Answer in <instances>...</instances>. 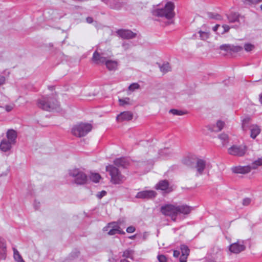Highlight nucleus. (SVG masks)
I'll use <instances>...</instances> for the list:
<instances>
[{
	"label": "nucleus",
	"mask_w": 262,
	"mask_h": 262,
	"mask_svg": "<svg viewBox=\"0 0 262 262\" xmlns=\"http://www.w3.org/2000/svg\"><path fill=\"white\" fill-rule=\"evenodd\" d=\"M232 27H233V26L230 27L227 25H223L222 26V28H223V31L222 32V34H224L225 33L228 32L229 31L230 29Z\"/></svg>",
	"instance_id": "nucleus-40"
},
{
	"label": "nucleus",
	"mask_w": 262,
	"mask_h": 262,
	"mask_svg": "<svg viewBox=\"0 0 262 262\" xmlns=\"http://www.w3.org/2000/svg\"><path fill=\"white\" fill-rule=\"evenodd\" d=\"M106 68L110 71L116 70L118 65V62L116 60H107L105 62Z\"/></svg>",
	"instance_id": "nucleus-25"
},
{
	"label": "nucleus",
	"mask_w": 262,
	"mask_h": 262,
	"mask_svg": "<svg viewBox=\"0 0 262 262\" xmlns=\"http://www.w3.org/2000/svg\"><path fill=\"white\" fill-rule=\"evenodd\" d=\"M219 138L222 141L223 144H226L228 141V136L227 134H222L219 136Z\"/></svg>",
	"instance_id": "nucleus-33"
},
{
	"label": "nucleus",
	"mask_w": 262,
	"mask_h": 262,
	"mask_svg": "<svg viewBox=\"0 0 262 262\" xmlns=\"http://www.w3.org/2000/svg\"><path fill=\"white\" fill-rule=\"evenodd\" d=\"M117 34L122 38L127 39L134 38L136 36V33L129 30H119L117 31Z\"/></svg>",
	"instance_id": "nucleus-13"
},
{
	"label": "nucleus",
	"mask_w": 262,
	"mask_h": 262,
	"mask_svg": "<svg viewBox=\"0 0 262 262\" xmlns=\"http://www.w3.org/2000/svg\"><path fill=\"white\" fill-rule=\"evenodd\" d=\"M90 178L91 180L95 183H97L99 182L100 179L101 178L99 174L97 173H92L90 176Z\"/></svg>",
	"instance_id": "nucleus-30"
},
{
	"label": "nucleus",
	"mask_w": 262,
	"mask_h": 262,
	"mask_svg": "<svg viewBox=\"0 0 262 262\" xmlns=\"http://www.w3.org/2000/svg\"><path fill=\"white\" fill-rule=\"evenodd\" d=\"M14 144L6 139H3L0 143V149L6 152L10 150Z\"/></svg>",
	"instance_id": "nucleus-19"
},
{
	"label": "nucleus",
	"mask_w": 262,
	"mask_h": 262,
	"mask_svg": "<svg viewBox=\"0 0 262 262\" xmlns=\"http://www.w3.org/2000/svg\"><path fill=\"white\" fill-rule=\"evenodd\" d=\"M250 119L248 117L245 118L243 120L242 122V128L244 130L246 131L247 129H250V126L251 125H249Z\"/></svg>",
	"instance_id": "nucleus-27"
},
{
	"label": "nucleus",
	"mask_w": 262,
	"mask_h": 262,
	"mask_svg": "<svg viewBox=\"0 0 262 262\" xmlns=\"http://www.w3.org/2000/svg\"><path fill=\"white\" fill-rule=\"evenodd\" d=\"M227 18L229 22L230 23H238V25H235L236 27H238L240 25V21L241 19H243V17L235 13H231L228 15Z\"/></svg>",
	"instance_id": "nucleus-18"
},
{
	"label": "nucleus",
	"mask_w": 262,
	"mask_h": 262,
	"mask_svg": "<svg viewBox=\"0 0 262 262\" xmlns=\"http://www.w3.org/2000/svg\"><path fill=\"white\" fill-rule=\"evenodd\" d=\"M120 262H130L126 259H121Z\"/></svg>",
	"instance_id": "nucleus-55"
},
{
	"label": "nucleus",
	"mask_w": 262,
	"mask_h": 262,
	"mask_svg": "<svg viewBox=\"0 0 262 262\" xmlns=\"http://www.w3.org/2000/svg\"><path fill=\"white\" fill-rule=\"evenodd\" d=\"M259 102L262 104V94L259 95Z\"/></svg>",
	"instance_id": "nucleus-53"
},
{
	"label": "nucleus",
	"mask_w": 262,
	"mask_h": 262,
	"mask_svg": "<svg viewBox=\"0 0 262 262\" xmlns=\"http://www.w3.org/2000/svg\"><path fill=\"white\" fill-rule=\"evenodd\" d=\"M200 38L202 40H206L209 37V33L207 32L199 31Z\"/></svg>",
	"instance_id": "nucleus-36"
},
{
	"label": "nucleus",
	"mask_w": 262,
	"mask_h": 262,
	"mask_svg": "<svg viewBox=\"0 0 262 262\" xmlns=\"http://www.w3.org/2000/svg\"><path fill=\"white\" fill-rule=\"evenodd\" d=\"M157 193L153 190H145L137 193L136 195V198L138 199H152L156 196Z\"/></svg>",
	"instance_id": "nucleus-10"
},
{
	"label": "nucleus",
	"mask_w": 262,
	"mask_h": 262,
	"mask_svg": "<svg viewBox=\"0 0 262 262\" xmlns=\"http://www.w3.org/2000/svg\"><path fill=\"white\" fill-rule=\"evenodd\" d=\"M125 223V221L124 220H119L117 222H116V223H117L118 225L120 227V226H122Z\"/></svg>",
	"instance_id": "nucleus-48"
},
{
	"label": "nucleus",
	"mask_w": 262,
	"mask_h": 262,
	"mask_svg": "<svg viewBox=\"0 0 262 262\" xmlns=\"http://www.w3.org/2000/svg\"><path fill=\"white\" fill-rule=\"evenodd\" d=\"M114 164L118 167L126 168L129 164V160L125 158H121L116 159Z\"/></svg>",
	"instance_id": "nucleus-23"
},
{
	"label": "nucleus",
	"mask_w": 262,
	"mask_h": 262,
	"mask_svg": "<svg viewBox=\"0 0 262 262\" xmlns=\"http://www.w3.org/2000/svg\"><path fill=\"white\" fill-rule=\"evenodd\" d=\"M206 166V162L203 159H198L196 161L195 168L196 169V176H199L203 174L204 170Z\"/></svg>",
	"instance_id": "nucleus-12"
},
{
	"label": "nucleus",
	"mask_w": 262,
	"mask_h": 262,
	"mask_svg": "<svg viewBox=\"0 0 262 262\" xmlns=\"http://www.w3.org/2000/svg\"><path fill=\"white\" fill-rule=\"evenodd\" d=\"M174 6L171 2H167L164 7L161 9H157L152 11V15L155 16L165 18L167 19L165 22V25H168L172 23L171 19L174 16L173 9Z\"/></svg>",
	"instance_id": "nucleus-2"
},
{
	"label": "nucleus",
	"mask_w": 262,
	"mask_h": 262,
	"mask_svg": "<svg viewBox=\"0 0 262 262\" xmlns=\"http://www.w3.org/2000/svg\"><path fill=\"white\" fill-rule=\"evenodd\" d=\"M251 132L250 136L252 138L255 139L260 132L259 126L256 124H252L250 126Z\"/></svg>",
	"instance_id": "nucleus-24"
},
{
	"label": "nucleus",
	"mask_w": 262,
	"mask_h": 262,
	"mask_svg": "<svg viewBox=\"0 0 262 262\" xmlns=\"http://www.w3.org/2000/svg\"><path fill=\"white\" fill-rule=\"evenodd\" d=\"M220 27V25H216L213 28V30L214 31V32H216L217 30V29Z\"/></svg>",
	"instance_id": "nucleus-52"
},
{
	"label": "nucleus",
	"mask_w": 262,
	"mask_h": 262,
	"mask_svg": "<svg viewBox=\"0 0 262 262\" xmlns=\"http://www.w3.org/2000/svg\"><path fill=\"white\" fill-rule=\"evenodd\" d=\"M260 9L262 11V4L260 6Z\"/></svg>",
	"instance_id": "nucleus-57"
},
{
	"label": "nucleus",
	"mask_w": 262,
	"mask_h": 262,
	"mask_svg": "<svg viewBox=\"0 0 262 262\" xmlns=\"http://www.w3.org/2000/svg\"><path fill=\"white\" fill-rule=\"evenodd\" d=\"M7 256V247L4 239L0 238V259H5Z\"/></svg>",
	"instance_id": "nucleus-20"
},
{
	"label": "nucleus",
	"mask_w": 262,
	"mask_h": 262,
	"mask_svg": "<svg viewBox=\"0 0 262 262\" xmlns=\"http://www.w3.org/2000/svg\"><path fill=\"white\" fill-rule=\"evenodd\" d=\"M119 105L124 106L126 104H130V99L128 97L121 98L119 99Z\"/></svg>",
	"instance_id": "nucleus-32"
},
{
	"label": "nucleus",
	"mask_w": 262,
	"mask_h": 262,
	"mask_svg": "<svg viewBox=\"0 0 262 262\" xmlns=\"http://www.w3.org/2000/svg\"><path fill=\"white\" fill-rule=\"evenodd\" d=\"M136 228L134 226H130L127 228L126 232L129 233H133L135 231Z\"/></svg>",
	"instance_id": "nucleus-42"
},
{
	"label": "nucleus",
	"mask_w": 262,
	"mask_h": 262,
	"mask_svg": "<svg viewBox=\"0 0 262 262\" xmlns=\"http://www.w3.org/2000/svg\"><path fill=\"white\" fill-rule=\"evenodd\" d=\"M247 150V147L245 145H234L228 148V153L232 156L237 157L244 156Z\"/></svg>",
	"instance_id": "nucleus-7"
},
{
	"label": "nucleus",
	"mask_w": 262,
	"mask_h": 262,
	"mask_svg": "<svg viewBox=\"0 0 262 262\" xmlns=\"http://www.w3.org/2000/svg\"><path fill=\"white\" fill-rule=\"evenodd\" d=\"M106 170L111 176V181L114 184H120L126 180V177L122 175L118 169L113 165H108L106 167Z\"/></svg>",
	"instance_id": "nucleus-4"
},
{
	"label": "nucleus",
	"mask_w": 262,
	"mask_h": 262,
	"mask_svg": "<svg viewBox=\"0 0 262 262\" xmlns=\"http://www.w3.org/2000/svg\"><path fill=\"white\" fill-rule=\"evenodd\" d=\"M106 194V192L105 191H102L101 192H99L96 196L97 198H98L99 199H101L102 198L103 196H104V195H105Z\"/></svg>",
	"instance_id": "nucleus-43"
},
{
	"label": "nucleus",
	"mask_w": 262,
	"mask_h": 262,
	"mask_svg": "<svg viewBox=\"0 0 262 262\" xmlns=\"http://www.w3.org/2000/svg\"><path fill=\"white\" fill-rule=\"evenodd\" d=\"M192 208L186 205L166 204L161 207L162 214L169 216L171 220L176 221L177 216L180 214L187 215L190 213Z\"/></svg>",
	"instance_id": "nucleus-1"
},
{
	"label": "nucleus",
	"mask_w": 262,
	"mask_h": 262,
	"mask_svg": "<svg viewBox=\"0 0 262 262\" xmlns=\"http://www.w3.org/2000/svg\"><path fill=\"white\" fill-rule=\"evenodd\" d=\"M103 231H108L109 235H114L116 234H125V232L121 230L120 227L116 222L109 223L103 228Z\"/></svg>",
	"instance_id": "nucleus-8"
},
{
	"label": "nucleus",
	"mask_w": 262,
	"mask_h": 262,
	"mask_svg": "<svg viewBox=\"0 0 262 262\" xmlns=\"http://www.w3.org/2000/svg\"><path fill=\"white\" fill-rule=\"evenodd\" d=\"M210 17L216 19H221V16L219 14H216L214 16H211Z\"/></svg>",
	"instance_id": "nucleus-49"
},
{
	"label": "nucleus",
	"mask_w": 262,
	"mask_h": 262,
	"mask_svg": "<svg viewBox=\"0 0 262 262\" xmlns=\"http://www.w3.org/2000/svg\"><path fill=\"white\" fill-rule=\"evenodd\" d=\"M169 112L172 113V114H173L174 115L181 116V115H183L184 114L183 112H182L181 111H178V110H176V109L170 110Z\"/></svg>",
	"instance_id": "nucleus-39"
},
{
	"label": "nucleus",
	"mask_w": 262,
	"mask_h": 262,
	"mask_svg": "<svg viewBox=\"0 0 262 262\" xmlns=\"http://www.w3.org/2000/svg\"><path fill=\"white\" fill-rule=\"evenodd\" d=\"M157 189H160L165 191L166 192H170L172 191V189L169 186V183L166 180L160 181L156 186Z\"/></svg>",
	"instance_id": "nucleus-17"
},
{
	"label": "nucleus",
	"mask_w": 262,
	"mask_h": 262,
	"mask_svg": "<svg viewBox=\"0 0 262 262\" xmlns=\"http://www.w3.org/2000/svg\"><path fill=\"white\" fill-rule=\"evenodd\" d=\"M14 104L7 105L5 106V108L7 112H9L11 111L14 108Z\"/></svg>",
	"instance_id": "nucleus-44"
},
{
	"label": "nucleus",
	"mask_w": 262,
	"mask_h": 262,
	"mask_svg": "<svg viewBox=\"0 0 262 262\" xmlns=\"http://www.w3.org/2000/svg\"><path fill=\"white\" fill-rule=\"evenodd\" d=\"M86 21L88 23L91 24L93 22V18L91 17H88L86 19Z\"/></svg>",
	"instance_id": "nucleus-50"
},
{
	"label": "nucleus",
	"mask_w": 262,
	"mask_h": 262,
	"mask_svg": "<svg viewBox=\"0 0 262 262\" xmlns=\"http://www.w3.org/2000/svg\"><path fill=\"white\" fill-rule=\"evenodd\" d=\"M231 169L234 173L242 174L248 173L252 170L250 165L235 166L232 167Z\"/></svg>",
	"instance_id": "nucleus-16"
},
{
	"label": "nucleus",
	"mask_w": 262,
	"mask_h": 262,
	"mask_svg": "<svg viewBox=\"0 0 262 262\" xmlns=\"http://www.w3.org/2000/svg\"><path fill=\"white\" fill-rule=\"evenodd\" d=\"M180 255V252L177 250H174L173 251V256L174 257H178Z\"/></svg>",
	"instance_id": "nucleus-51"
},
{
	"label": "nucleus",
	"mask_w": 262,
	"mask_h": 262,
	"mask_svg": "<svg viewBox=\"0 0 262 262\" xmlns=\"http://www.w3.org/2000/svg\"><path fill=\"white\" fill-rule=\"evenodd\" d=\"M251 200L249 198H245L243 201V204L245 206H247L250 204Z\"/></svg>",
	"instance_id": "nucleus-46"
},
{
	"label": "nucleus",
	"mask_w": 262,
	"mask_h": 262,
	"mask_svg": "<svg viewBox=\"0 0 262 262\" xmlns=\"http://www.w3.org/2000/svg\"><path fill=\"white\" fill-rule=\"evenodd\" d=\"M92 128L91 124L89 123H81L74 125L72 129L73 135L81 137L85 136Z\"/></svg>",
	"instance_id": "nucleus-5"
},
{
	"label": "nucleus",
	"mask_w": 262,
	"mask_h": 262,
	"mask_svg": "<svg viewBox=\"0 0 262 262\" xmlns=\"http://www.w3.org/2000/svg\"><path fill=\"white\" fill-rule=\"evenodd\" d=\"M220 49L227 52H232L237 53L241 52L243 50V47L239 46H234L230 44H225L220 46Z\"/></svg>",
	"instance_id": "nucleus-11"
},
{
	"label": "nucleus",
	"mask_w": 262,
	"mask_h": 262,
	"mask_svg": "<svg viewBox=\"0 0 262 262\" xmlns=\"http://www.w3.org/2000/svg\"><path fill=\"white\" fill-rule=\"evenodd\" d=\"M244 48L246 52H250L252 51L254 49L255 47L251 43H247L245 44Z\"/></svg>",
	"instance_id": "nucleus-34"
},
{
	"label": "nucleus",
	"mask_w": 262,
	"mask_h": 262,
	"mask_svg": "<svg viewBox=\"0 0 262 262\" xmlns=\"http://www.w3.org/2000/svg\"><path fill=\"white\" fill-rule=\"evenodd\" d=\"M37 106L38 107L47 111L56 109L58 106V103L56 99L48 97H43L38 100Z\"/></svg>",
	"instance_id": "nucleus-3"
},
{
	"label": "nucleus",
	"mask_w": 262,
	"mask_h": 262,
	"mask_svg": "<svg viewBox=\"0 0 262 262\" xmlns=\"http://www.w3.org/2000/svg\"><path fill=\"white\" fill-rule=\"evenodd\" d=\"M159 67L160 71L164 73L168 72L171 70V67L168 62H164L162 65L160 66Z\"/></svg>",
	"instance_id": "nucleus-29"
},
{
	"label": "nucleus",
	"mask_w": 262,
	"mask_h": 262,
	"mask_svg": "<svg viewBox=\"0 0 262 262\" xmlns=\"http://www.w3.org/2000/svg\"><path fill=\"white\" fill-rule=\"evenodd\" d=\"M17 134V132L13 129H9L7 132L6 140L15 144L16 142Z\"/></svg>",
	"instance_id": "nucleus-22"
},
{
	"label": "nucleus",
	"mask_w": 262,
	"mask_h": 262,
	"mask_svg": "<svg viewBox=\"0 0 262 262\" xmlns=\"http://www.w3.org/2000/svg\"><path fill=\"white\" fill-rule=\"evenodd\" d=\"M140 88V85L137 83H133L132 84H131L129 86H128V90L131 91V92H133L136 90H138Z\"/></svg>",
	"instance_id": "nucleus-35"
},
{
	"label": "nucleus",
	"mask_w": 262,
	"mask_h": 262,
	"mask_svg": "<svg viewBox=\"0 0 262 262\" xmlns=\"http://www.w3.org/2000/svg\"><path fill=\"white\" fill-rule=\"evenodd\" d=\"M69 174L74 178V182L77 184H84L87 181L86 174L78 168L70 169Z\"/></svg>",
	"instance_id": "nucleus-6"
},
{
	"label": "nucleus",
	"mask_w": 262,
	"mask_h": 262,
	"mask_svg": "<svg viewBox=\"0 0 262 262\" xmlns=\"http://www.w3.org/2000/svg\"><path fill=\"white\" fill-rule=\"evenodd\" d=\"M115 2V0H109L108 1V3L110 4V7L113 9H118L119 6L117 5H111L112 3H114Z\"/></svg>",
	"instance_id": "nucleus-45"
},
{
	"label": "nucleus",
	"mask_w": 262,
	"mask_h": 262,
	"mask_svg": "<svg viewBox=\"0 0 262 262\" xmlns=\"http://www.w3.org/2000/svg\"><path fill=\"white\" fill-rule=\"evenodd\" d=\"M225 123L221 120H219L216 122V127L218 128L217 131L221 130L224 127Z\"/></svg>",
	"instance_id": "nucleus-38"
},
{
	"label": "nucleus",
	"mask_w": 262,
	"mask_h": 262,
	"mask_svg": "<svg viewBox=\"0 0 262 262\" xmlns=\"http://www.w3.org/2000/svg\"><path fill=\"white\" fill-rule=\"evenodd\" d=\"M158 259L159 262H167V258L164 255H158Z\"/></svg>",
	"instance_id": "nucleus-41"
},
{
	"label": "nucleus",
	"mask_w": 262,
	"mask_h": 262,
	"mask_svg": "<svg viewBox=\"0 0 262 262\" xmlns=\"http://www.w3.org/2000/svg\"><path fill=\"white\" fill-rule=\"evenodd\" d=\"M136 236V235H132V236L129 237V238L132 239H134L135 238Z\"/></svg>",
	"instance_id": "nucleus-54"
},
{
	"label": "nucleus",
	"mask_w": 262,
	"mask_h": 262,
	"mask_svg": "<svg viewBox=\"0 0 262 262\" xmlns=\"http://www.w3.org/2000/svg\"><path fill=\"white\" fill-rule=\"evenodd\" d=\"M92 60L93 62L98 64L105 63L107 60L106 57L103 56V54H100L97 51L93 53Z\"/></svg>",
	"instance_id": "nucleus-14"
},
{
	"label": "nucleus",
	"mask_w": 262,
	"mask_h": 262,
	"mask_svg": "<svg viewBox=\"0 0 262 262\" xmlns=\"http://www.w3.org/2000/svg\"><path fill=\"white\" fill-rule=\"evenodd\" d=\"M182 255L180 258V262H186V259L189 254V249L185 245L181 246Z\"/></svg>",
	"instance_id": "nucleus-21"
},
{
	"label": "nucleus",
	"mask_w": 262,
	"mask_h": 262,
	"mask_svg": "<svg viewBox=\"0 0 262 262\" xmlns=\"http://www.w3.org/2000/svg\"><path fill=\"white\" fill-rule=\"evenodd\" d=\"M245 248L243 242L238 241L230 245L229 250L232 253L237 254L244 250Z\"/></svg>",
	"instance_id": "nucleus-9"
},
{
	"label": "nucleus",
	"mask_w": 262,
	"mask_h": 262,
	"mask_svg": "<svg viewBox=\"0 0 262 262\" xmlns=\"http://www.w3.org/2000/svg\"><path fill=\"white\" fill-rule=\"evenodd\" d=\"M260 166H262V157L257 159L252 162L250 167H251V169H255Z\"/></svg>",
	"instance_id": "nucleus-28"
},
{
	"label": "nucleus",
	"mask_w": 262,
	"mask_h": 262,
	"mask_svg": "<svg viewBox=\"0 0 262 262\" xmlns=\"http://www.w3.org/2000/svg\"><path fill=\"white\" fill-rule=\"evenodd\" d=\"M13 257L15 261H16L17 262H25L23 259V257H21V256L20 255V254H19V252L16 248H13Z\"/></svg>",
	"instance_id": "nucleus-26"
},
{
	"label": "nucleus",
	"mask_w": 262,
	"mask_h": 262,
	"mask_svg": "<svg viewBox=\"0 0 262 262\" xmlns=\"http://www.w3.org/2000/svg\"><path fill=\"white\" fill-rule=\"evenodd\" d=\"M134 253V251L130 249H127L125 250L123 253V257L126 258H132Z\"/></svg>",
	"instance_id": "nucleus-31"
},
{
	"label": "nucleus",
	"mask_w": 262,
	"mask_h": 262,
	"mask_svg": "<svg viewBox=\"0 0 262 262\" xmlns=\"http://www.w3.org/2000/svg\"><path fill=\"white\" fill-rule=\"evenodd\" d=\"M261 1L262 0H244L245 3L249 5L257 4Z\"/></svg>",
	"instance_id": "nucleus-37"
},
{
	"label": "nucleus",
	"mask_w": 262,
	"mask_h": 262,
	"mask_svg": "<svg viewBox=\"0 0 262 262\" xmlns=\"http://www.w3.org/2000/svg\"><path fill=\"white\" fill-rule=\"evenodd\" d=\"M167 150H167V149H164V152L166 154V151H167Z\"/></svg>",
	"instance_id": "nucleus-56"
},
{
	"label": "nucleus",
	"mask_w": 262,
	"mask_h": 262,
	"mask_svg": "<svg viewBox=\"0 0 262 262\" xmlns=\"http://www.w3.org/2000/svg\"><path fill=\"white\" fill-rule=\"evenodd\" d=\"M133 115L132 112L126 111L121 113L119 114L116 119L118 122H122L124 121H129L133 119Z\"/></svg>",
	"instance_id": "nucleus-15"
},
{
	"label": "nucleus",
	"mask_w": 262,
	"mask_h": 262,
	"mask_svg": "<svg viewBox=\"0 0 262 262\" xmlns=\"http://www.w3.org/2000/svg\"><path fill=\"white\" fill-rule=\"evenodd\" d=\"M6 81V78L4 76L0 75V86L4 84Z\"/></svg>",
	"instance_id": "nucleus-47"
}]
</instances>
